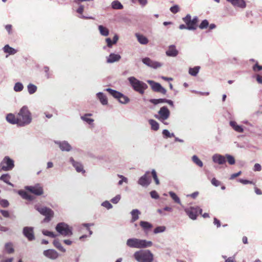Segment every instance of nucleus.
I'll return each mask as SVG.
<instances>
[{
    "mask_svg": "<svg viewBox=\"0 0 262 262\" xmlns=\"http://www.w3.org/2000/svg\"><path fill=\"white\" fill-rule=\"evenodd\" d=\"M18 126H25L29 124L32 120V115L28 106H23L17 114Z\"/></svg>",
    "mask_w": 262,
    "mask_h": 262,
    "instance_id": "obj_1",
    "label": "nucleus"
},
{
    "mask_svg": "<svg viewBox=\"0 0 262 262\" xmlns=\"http://www.w3.org/2000/svg\"><path fill=\"white\" fill-rule=\"evenodd\" d=\"M126 246L130 248L142 249L150 247L152 242L137 238H130L126 241Z\"/></svg>",
    "mask_w": 262,
    "mask_h": 262,
    "instance_id": "obj_2",
    "label": "nucleus"
},
{
    "mask_svg": "<svg viewBox=\"0 0 262 262\" xmlns=\"http://www.w3.org/2000/svg\"><path fill=\"white\" fill-rule=\"evenodd\" d=\"M129 84L132 88L140 94L143 95L145 91L148 88L146 83L142 81H140L134 76H130L127 78Z\"/></svg>",
    "mask_w": 262,
    "mask_h": 262,
    "instance_id": "obj_3",
    "label": "nucleus"
},
{
    "mask_svg": "<svg viewBox=\"0 0 262 262\" xmlns=\"http://www.w3.org/2000/svg\"><path fill=\"white\" fill-rule=\"evenodd\" d=\"M133 257L138 262H152L154 260V254L149 250H140L136 251Z\"/></svg>",
    "mask_w": 262,
    "mask_h": 262,
    "instance_id": "obj_4",
    "label": "nucleus"
},
{
    "mask_svg": "<svg viewBox=\"0 0 262 262\" xmlns=\"http://www.w3.org/2000/svg\"><path fill=\"white\" fill-rule=\"evenodd\" d=\"M55 229L57 232L64 237H69L73 235L72 227L64 222L58 223Z\"/></svg>",
    "mask_w": 262,
    "mask_h": 262,
    "instance_id": "obj_5",
    "label": "nucleus"
},
{
    "mask_svg": "<svg viewBox=\"0 0 262 262\" xmlns=\"http://www.w3.org/2000/svg\"><path fill=\"white\" fill-rule=\"evenodd\" d=\"M170 115V111L166 106H164L160 108L158 114L155 115L154 117L165 125H168V123L166 120L169 118Z\"/></svg>",
    "mask_w": 262,
    "mask_h": 262,
    "instance_id": "obj_6",
    "label": "nucleus"
},
{
    "mask_svg": "<svg viewBox=\"0 0 262 262\" xmlns=\"http://www.w3.org/2000/svg\"><path fill=\"white\" fill-rule=\"evenodd\" d=\"M105 91L107 92L111 96L117 99L119 102L122 104H127L129 102V98L122 93L113 90L111 88H107Z\"/></svg>",
    "mask_w": 262,
    "mask_h": 262,
    "instance_id": "obj_7",
    "label": "nucleus"
},
{
    "mask_svg": "<svg viewBox=\"0 0 262 262\" xmlns=\"http://www.w3.org/2000/svg\"><path fill=\"white\" fill-rule=\"evenodd\" d=\"M35 208L41 214L45 216L43 220L44 222H49L54 216V211L47 207L35 206Z\"/></svg>",
    "mask_w": 262,
    "mask_h": 262,
    "instance_id": "obj_8",
    "label": "nucleus"
},
{
    "mask_svg": "<svg viewBox=\"0 0 262 262\" xmlns=\"http://www.w3.org/2000/svg\"><path fill=\"white\" fill-rule=\"evenodd\" d=\"M14 167V160L9 156H5L0 164L1 170L7 171L12 170Z\"/></svg>",
    "mask_w": 262,
    "mask_h": 262,
    "instance_id": "obj_9",
    "label": "nucleus"
},
{
    "mask_svg": "<svg viewBox=\"0 0 262 262\" xmlns=\"http://www.w3.org/2000/svg\"><path fill=\"white\" fill-rule=\"evenodd\" d=\"M184 211L189 217L193 220L196 219L198 212L200 214L202 213V209L198 206L185 208Z\"/></svg>",
    "mask_w": 262,
    "mask_h": 262,
    "instance_id": "obj_10",
    "label": "nucleus"
},
{
    "mask_svg": "<svg viewBox=\"0 0 262 262\" xmlns=\"http://www.w3.org/2000/svg\"><path fill=\"white\" fill-rule=\"evenodd\" d=\"M25 188L26 190L37 196L41 195L43 193L42 186L39 183L35 184L33 186H26Z\"/></svg>",
    "mask_w": 262,
    "mask_h": 262,
    "instance_id": "obj_11",
    "label": "nucleus"
},
{
    "mask_svg": "<svg viewBox=\"0 0 262 262\" xmlns=\"http://www.w3.org/2000/svg\"><path fill=\"white\" fill-rule=\"evenodd\" d=\"M147 82L150 85L153 91L161 93L163 94H165L166 93V90L159 83L151 80H148Z\"/></svg>",
    "mask_w": 262,
    "mask_h": 262,
    "instance_id": "obj_12",
    "label": "nucleus"
},
{
    "mask_svg": "<svg viewBox=\"0 0 262 262\" xmlns=\"http://www.w3.org/2000/svg\"><path fill=\"white\" fill-rule=\"evenodd\" d=\"M142 61L146 66L155 69L160 68L162 66L161 63L152 60L149 57H145L142 58Z\"/></svg>",
    "mask_w": 262,
    "mask_h": 262,
    "instance_id": "obj_13",
    "label": "nucleus"
},
{
    "mask_svg": "<svg viewBox=\"0 0 262 262\" xmlns=\"http://www.w3.org/2000/svg\"><path fill=\"white\" fill-rule=\"evenodd\" d=\"M33 230L34 228L32 227H25L23 228V235L29 241H32L35 239V235Z\"/></svg>",
    "mask_w": 262,
    "mask_h": 262,
    "instance_id": "obj_14",
    "label": "nucleus"
},
{
    "mask_svg": "<svg viewBox=\"0 0 262 262\" xmlns=\"http://www.w3.org/2000/svg\"><path fill=\"white\" fill-rule=\"evenodd\" d=\"M54 143L58 145L60 149L62 151H70L72 147L71 145L67 141H54Z\"/></svg>",
    "mask_w": 262,
    "mask_h": 262,
    "instance_id": "obj_15",
    "label": "nucleus"
},
{
    "mask_svg": "<svg viewBox=\"0 0 262 262\" xmlns=\"http://www.w3.org/2000/svg\"><path fill=\"white\" fill-rule=\"evenodd\" d=\"M183 21L187 25V30H195L196 29V26L193 24L191 20V16L190 14H188L186 16L182 18Z\"/></svg>",
    "mask_w": 262,
    "mask_h": 262,
    "instance_id": "obj_16",
    "label": "nucleus"
},
{
    "mask_svg": "<svg viewBox=\"0 0 262 262\" xmlns=\"http://www.w3.org/2000/svg\"><path fill=\"white\" fill-rule=\"evenodd\" d=\"M149 173V171H147L145 173L141 176L138 181L139 185L143 187H147L150 183V180L148 178L147 175Z\"/></svg>",
    "mask_w": 262,
    "mask_h": 262,
    "instance_id": "obj_17",
    "label": "nucleus"
},
{
    "mask_svg": "<svg viewBox=\"0 0 262 262\" xmlns=\"http://www.w3.org/2000/svg\"><path fill=\"white\" fill-rule=\"evenodd\" d=\"M43 254L44 256L52 260L57 259L59 256L58 252L54 249H48L44 250Z\"/></svg>",
    "mask_w": 262,
    "mask_h": 262,
    "instance_id": "obj_18",
    "label": "nucleus"
},
{
    "mask_svg": "<svg viewBox=\"0 0 262 262\" xmlns=\"http://www.w3.org/2000/svg\"><path fill=\"white\" fill-rule=\"evenodd\" d=\"M212 160L214 163L219 165L224 164L226 162L225 157L219 154L213 155L212 157Z\"/></svg>",
    "mask_w": 262,
    "mask_h": 262,
    "instance_id": "obj_19",
    "label": "nucleus"
},
{
    "mask_svg": "<svg viewBox=\"0 0 262 262\" xmlns=\"http://www.w3.org/2000/svg\"><path fill=\"white\" fill-rule=\"evenodd\" d=\"M230 3L234 7L244 9L246 7V4L244 0H226Z\"/></svg>",
    "mask_w": 262,
    "mask_h": 262,
    "instance_id": "obj_20",
    "label": "nucleus"
},
{
    "mask_svg": "<svg viewBox=\"0 0 262 262\" xmlns=\"http://www.w3.org/2000/svg\"><path fill=\"white\" fill-rule=\"evenodd\" d=\"M70 162L72 164L77 172H85L83 170L82 165L80 163L75 161L73 158L71 157L70 158Z\"/></svg>",
    "mask_w": 262,
    "mask_h": 262,
    "instance_id": "obj_21",
    "label": "nucleus"
},
{
    "mask_svg": "<svg viewBox=\"0 0 262 262\" xmlns=\"http://www.w3.org/2000/svg\"><path fill=\"white\" fill-rule=\"evenodd\" d=\"M178 51L176 49L174 45H170L168 47L167 50L166 51V54L167 56L176 57L178 54Z\"/></svg>",
    "mask_w": 262,
    "mask_h": 262,
    "instance_id": "obj_22",
    "label": "nucleus"
},
{
    "mask_svg": "<svg viewBox=\"0 0 262 262\" xmlns=\"http://www.w3.org/2000/svg\"><path fill=\"white\" fill-rule=\"evenodd\" d=\"M121 57L119 54L111 53L108 57H106V62L108 63H112L118 61Z\"/></svg>",
    "mask_w": 262,
    "mask_h": 262,
    "instance_id": "obj_23",
    "label": "nucleus"
},
{
    "mask_svg": "<svg viewBox=\"0 0 262 262\" xmlns=\"http://www.w3.org/2000/svg\"><path fill=\"white\" fill-rule=\"evenodd\" d=\"M6 120L12 124H17L18 126V119L17 115L15 116L14 114L10 113L6 116Z\"/></svg>",
    "mask_w": 262,
    "mask_h": 262,
    "instance_id": "obj_24",
    "label": "nucleus"
},
{
    "mask_svg": "<svg viewBox=\"0 0 262 262\" xmlns=\"http://www.w3.org/2000/svg\"><path fill=\"white\" fill-rule=\"evenodd\" d=\"M97 99L99 100L100 103L103 105H107L108 103L107 98L106 95L102 92H98L96 94Z\"/></svg>",
    "mask_w": 262,
    "mask_h": 262,
    "instance_id": "obj_25",
    "label": "nucleus"
},
{
    "mask_svg": "<svg viewBox=\"0 0 262 262\" xmlns=\"http://www.w3.org/2000/svg\"><path fill=\"white\" fill-rule=\"evenodd\" d=\"M140 226L142 228L144 232H147L153 227L152 225L148 222L141 221L140 222Z\"/></svg>",
    "mask_w": 262,
    "mask_h": 262,
    "instance_id": "obj_26",
    "label": "nucleus"
},
{
    "mask_svg": "<svg viewBox=\"0 0 262 262\" xmlns=\"http://www.w3.org/2000/svg\"><path fill=\"white\" fill-rule=\"evenodd\" d=\"M18 193L24 199H25V200H27L28 201H32L34 199V197L32 195L29 194L28 192H27L26 191H25L24 190H18Z\"/></svg>",
    "mask_w": 262,
    "mask_h": 262,
    "instance_id": "obj_27",
    "label": "nucleus"
},
{
    "mask_svg": "<svg viewBox=\"0 0 262 262\" xmlns=\"http://www.w3.org/2000/svg\"><path fill=\"white\" fill-rule=\"evenodd\" d=\"M130 214L132 215L131 222L133 223L139 219V216L141 214V212L139 211V210L135 209L132 210V211L130 212Z\"/></svg>",
    "mask_w": 262,
    "mask_h": 262,
    "instance_id": "obj_28",
    "label": "nucleus"
},
{
    "mask_svg": "<svg viewBox=\"0 0 262 262\" xmlns=\"http://www.w3.org/2000/svg\"><path fill=\"white\" fill-rule=\"evenodd\" d=\"M3 51L5 53H8L9 55H14L17 52V50L10 47L9 45H6L3 47Z\"/></svg>",
    "mask_w": 262,
    "mask_h": 262,
    "instance_id": "obj_29",
    "label": "nucleus"
},
{
    "mask_svg": "<svg viewBox=\"0 0 262 262\" xmlns=\"http://www.w3.org/2000/svg\"><path fill=\"white\" fill-rule=\"evenodd\" d=\"M136 36L137 38L138 41L140 42V43H141L142 45H144L148 43V40L147 38L146 37H145V36L140 34H138V33H136Z\"/></svg>",
    "mask_w": 262,
    "mask_h": 262,
    "instance_id": "obj_30",
    "label": "nucleus"
},
{
    "mask_svg": "<svg viewBox=\"0 0 262 262\" xmlns=\"http://www.w3.org/2000/svg\"><path fill=\"white\" fill-rule=\"evenodd\" d=\"M230 126L237 132L243 133L244 129L242 126L237 125L234 121H230L229 123Z\"/></svg>",
    "mask_w": 262,
    "mask_h": 262,
    "instance_id": "obj_31",
    "label": "nucleus"
},
{
    "mask_svg": "<svg viewBox=\"0 0 262 262\" xmlns=\"http://www.w3.org/2000/svg\"><path fill=\"white\" fill-rule=\"evenodd\" d=\"M148 123L151 126V129L157 131L159 129V123L154 119H150L148 120Z\"/></svg>",
    "mask_w": 262,
    "mask_h": 262,
    "instance_id": "obj_32",
    "label": "nucleus"
},
{
    "mask_svg": "<svg viewBox=\"0 0 262 262\" xmlns=\"http://www.w3.org/2000/svg\"><path fill=\"white\" fill-rule=\"evenodd\" d=\"M10 176L9 174H3L0 177V180L3 181L8 185L14 187V185L9 181Z\"/></svg>",
    "mask_w": 262,
    "mask_h": 262,
    "instance_id": "obj_33",
    "label": "nucleus"
},
{
    "mask_svg": "<svg viewBox=\"0 0 262 262\" xmlns=\"http://www.w3.org/2000/svg\"><path fill=\"white\" fill-rule=\"evenodd\" d=\"M83 10L84 6L82 5H80L78 9L76 10V12L80 15L78 16L79 18L83 19H94V17L92 16H85L83 15L82 14V12H83Z\"/></svg>",
    "mask_w": 262,
    "mask_h": 262,
    "instance_id": "obj_34",
    "label": "nucleus"
},
{
    "mask_svg": "<svg viewBox=\"0 0 262 262\" xmlns=\"http://www.w3.org/2000/svg\"><path fill=\"white\" fill-rule=\"evenodd\" d=\"M111 7L114 9L120 10L123 8L122 4L118 0L114 1L111 3Z\"/></svg>",
    "mask_w": 262,
    "mask_h": 262,
    "instance_id": "obj_35",
    "label": "nucleus"
},
{
    "mask_svg": "<svg viewBox=\"0 0 262 262\" xmlns=\"http://www.w3.org/2000/svg\"><path fill=\"white\" fill-rule=\"evenodd\" d=\"M169 194L171 198V199L173 200V201L180 205H181L183 207L184 206L182 205L181 200L180 198L178 197V196L173 191H169Z\"/></svg>",
    "mask_w": 262,
    "mask_h": 262,
    "instance_id": "obj_36",
    "label": "nucleus"
},
{
    "mask_svg": "<svg viewBox=\"0 0 262 262\" xmlns=\"http://www.w3.org/2000/svg\"><path fill=\"white\" fill-rule=\"evenodd\" d=\"M5 250L8 254H11L14 252L13 244L11 242L7 243L5 245Z\"/></svg>",
    "mask_w": 262,
    "mask_h": 262,
    "instance_id": "obj_37",
    "label": "nucleus"
},
{
    "mask_svg": "<svg viewBox=\"0 0 262 262\" xmlns=\"http://www.w3.org/2000/svg\"><path fill=\"white\" fill-rule=\"evenodd\" d=\"M98 29L101 35L104 36H107L108 35L109 30L106 27H104L102 25H99L98 26Z\"/></svg>",
    "mask_w": 262,
    "mask_h": 262,
    "instance_id": "obj_38",
    "label": "nucleus"
},
{
    "mask_svg": "<svg viewBox=\"0 0 262 262\" xmlns=\"http://www.w3.org/2000/svg\"><path fill=\"white\" fill-rule=\"evenodd\" d=\"M91 114H85L83 116H81V119L83 121L86 122L89 124H91L94 122V119L89 118V116H91Z\"/></svg>",
    "mask_w": 262,
    "mask_h": 262,
    "instance_id": "obj_39",
    "label": "nucleus"
},
{
    "mask_svg": "<svg viewBox=\"0 0 262 262\" xmlns=\"http://www.w3.org/2000/svg\"><path fill=\"white\" fill-rule=\"evenodd\" d=\"M53 244V245L59 251L62 252H66V249L62 246L61 243H60L58 239H56L54 240Z\"/></svg>",
    "mask_w": 262,
    "mask_h": 262,
    "instance_id": "obj_40",
    "label": "nucleus"
},
{
    "mask_svg": "<svg viewBox=\"0 0 262 262\" xmlns=\"http://www.w3.org/2000/svg\"><path fill=\"white\" fill-rule=\"evenodd\" d=\"M27 89L29 94L32 95L34 94L37 91V88L35 85L32 83H29L27 85Z\"/></svg>",
    "mask_w": 262,
    "mask_h": 262,
    "instance_id": "obj_41",
    "label": "nucleus"
},
{
    "mask_svg": "<svg viewBox=\"0 0 262 262\" xmlns=\"http://www.w3.org/2000/svg\"><path fill=\"white\" fill-rule=\"evenodd\" d=\"M200 67L195 66L194 68H190L189 69V74L193 76H195L198 74Z\"/></svg>",
    "mask_w": 262,
    "mask_h": 262,
    "instance_id": "obj_42",
    "label": "nucleus"
},
{
    "mask_svg": "<svg viewBox=\"0 0 262 262\" xmlns=\"http://www.w3.org/2000/svg\"><path fill=\"white\" fill-rule=\"evenodd\" d=\"M192 161L198 166L202 167L203 166V163L196 155H194L192 157Z\"/></svg>",
    "mask_w": 262,
    "mask_h": 262,
    "instance_id": "obj_43",
    "label": "nucleus"
},
{
    "mask_svg": "<svg viewBox=\"0 0 262 262\" xmlns=\"http://www.w3.org/2000/svg\"><path fill=\"white\" fill-rule=\"evenodd\" d=\"M167 99L160 98V99H150L149 101L150 103L154 105H157L159 103H166Z\"/></svg>",
    "mask_w": 262,
    "mask_h": 262,
    "instance_id": "obj_44",
    "label": "nucleus"
},
{
    "mask_svg": "<svg viewBox=\"0 0 262 262\" xmlns=\"http://www.w3.org/2000/svg\"><path fill=\"white\" fill-rule=\"evenodd\" d=\"M166 230V227L164 226H159L156 227L153 233L155 234L164 232Z\"/></svg>",
    "mask_w": 262,
    "mask_h": 262,
    "instance_id": "obj_45",
    "label": "nucleus"
},
{
    "mask_svg": "<svg viewBox=\"0 0 262 262\" xmlns=\"http://www.w3.org/2000/svg\"><path fill=\"white\" fill-rule=\"evenodd\" d=\"M24 89V85L22 83L20 82H16L14 86V91L16 92H19L23 91Z\"/></svg>",
    "mask_w": 262,
    "mask_h": 262,
    "instance_id": "obj_46",
    "label": "nucleus"
},
{
    "mask_svg": "<svg viewBox=\"0 0 262 262\" xmlns=\"http://www.w3.org/2000/svg\"><path fill=\"white\" fill-rule=\"evenodd\" d=\"M162 135H163V138L165 139H167L169 138H171V137H174V134L173 133H170L169 132V131L166 129L163 130Z\"/></svg>",
    "mask_w": 262,
    "mask_h": 262,
    "instance_id": "obj_47",
    "label": "nucleus"
},
{
    "mask_svg": "<svg viewBox=\"0 0 262 262\" xmlns=\"http://www.w3.org/2000/svg\"><path fill=\"white\" fill-rule=\"evenodd\" d=\"M225 158L227 159V162L230 165H233L235 163V160L234 157L229 154H226Z\"/></svg>",
    "mask_w": 262,
    "mask_h": 262,
    "instance_id": "obj_48",
    "label": "nucleus"
},
{
    "mask_svg": "<svg viewBox=\"0 0 262 262\" xmlns=\"http://www.w3.org/2000/svg\"><path fill=\"white\" fill-rule=\"evenodd\" d=\"M42 233L44 235L48 236L52 238H54L56 236V235L55 233L48 230H43L42 231Z\"/></svg>",
    "mask_w": 262,
    "mask_h": 262,
    "instance_id": "obj_49",
    "label": "nucleus"
},
{
    "mask_svg": "<svg viewBox=\"0 0 262 262\" xmlns=\"http://www.w3.org/2000/svg\"><path fill=\"white\" fill-rule=\"evenodd\" d=\"M209 26V22L207 19L203 20L200 25H199V28L201 29H204L207 28Z\"/></svg>",
    "mask_w": 262,
    "mask_h": 262,
    "instance_id": "obj_50",
    "label": "nucleus"
},
{
    "mask_svg": "<svg viewBox=\"0 0 262 262\" xmlns=\"http://www.w3.org/2000/svg\"><path fill=\"white\" fill-rule=\"evenodd\" d=\"M151 175L153 177V179H154L156 184L157 185L159 184V183H160L159 180L158 178V176H157V172H156V170L155 169H152L151 171Z\"/></svg>",
    "mask_w": 262,
    "mask_h": 262,
    "instance_id": "obj_51",
    "label": "nucleus"
},
{
    "mask_svg": "<svg viewBox=\"0 0 262 262\" xmlns=\"http://www.w3.org/2000/svg\"><path fill=\"white\" fill-rule=\"evenodd\" d=\"M101 206L106 208L107 209H110L113 208V205L108 201H105L102 203Z\"/></svg>",
    "mask_w": 262,
    "mask_h": 262,
    "instance_id": "obj_52",
    "label": "nucleus"
},
{
    "mask_svg": "<svg viewBox=\"0 0 262 262\" xmlns=\"http://www.w3.org/2000/svg\"><path fill=\"white\" fill-rule=\"evenodd\" d=\"M170 11L173 14L178 13L180 11V8L178 5H175L170 8Z\"/></svg>",
    "mask_w": 262,
    "mask_h": 262,
    "instance_id": "obj_53",
    "label": "nucleus"
},
{
    "mask_svg": "<svg viewBox=\"0 0 262 262\" xmlns=\"http://www.w3.org/2000/svg\"><path fill=\"white\" fill-rule=\"evenodd\" d=\"M121 199V195L120 194H118L116 195L114 198H112L111 200V202L113 204H117Z\"/></svg>",
    "mask_w": 262,
    "mask_h": 262,
    "instance_id": "obj_54",
    "label": "nucleus"
},
{
    "mask_svg": "<svg viewBox=\"0 0 262 262\" xmlns=\"http://www.w3.org/2000/svg\"><path fill=\"white\" fill-rule=\"evenodd\" d=\"M0 205H1L3 207H7L9 205V202L5 199H0Z\"/></svg>",
    "mask_w": 262,
    "mask_h": 262,
    "instance_id": "obj_55",
    "label": "nucleus"
},
{
    "mask_svg": "<svg viewBox=\"0 0 262 262\" xmlns=\"http://www.w3.org/2000/svg\"><path fill=\"white\" fill-rule=\"evenodd\" d=\"M138 1L142 7H144L147 4V0H138ZM132 2L133 3H136L135 0H132Z\"/></svg>",
    "mask_w": 262,
    "mask_h": 262,
    "instance_id": "obj_56",
    "label": "nucleus"
},
{
    "mask_svg": "<svg viewBox=\"0 0 262 262\" xmlns=\"http://www.w3.org/2000/svg\"><path fill=\"white\" fill-rule=\"evenodd\" d=\"M150 194L152 199H158L159 198V195L158 193L155 190H152L151 191H150Z\"/></svg>",
    "mask_w": 262,
    "mask_h": 262,
    "instance_id": "obj_57",
    "label": "nucleus"
},
{
    "mask_svg": "<svg viewBox=\"0 0 262 262\" xmlns=\"http://www.w3.org/2000/svg\"><path fill=\"white\" fill-rule=\"evenodd\" d=\"M211 183L213 185L216 187L220 186L221 184V182L217 180H216L215 178L212 179Z\"/></svg>",
    "mask_w": 262,
    "mask_h": 262,
    "instance_id": "obj_58",
    "label": "nucleus"
},
{
    "mask_svg": "<svg viewBox=\"0 0 262 262\" xmlns=\"http://www.w3.org/2000/svg\"><path fill=\"white\" fill-rule=\"evenodd\" d=\"M253 70L255 72L262 70V66L258 65V63L256 62L253 67Z\"/></svg>",
    "mask_w": 262,
    "mask_h": 262,
    "instance_id": "obj_59",
    "label": "nucleus"
},
{
    "mask_svg": "<svg viewBox=\"0 0 262 262\" xmlns=\"http://www.w3.org/2000/svg\"><path fill=\"white\" fill-rule=\"evenodd\" d=\"M261 170V166L258 163H256L254 165L253 170L254 171H260Z\"/></svg>",
    "mask_w": 262,
    "mask_h": 262,
    "instance_id": "obj_60",
    "label": "nucleus"
},
{
    "mask_svg": "<svg viewBox=\"0 0 262 262\" xmlns=\"http://www.w3.org/2000/svg\"><path fill=\"white\" fill-rule=\"evenodd\" d=\"M0 212L5 217H9L10 213L8 211L5 210H0Z\"/></svg>",
    "mask_w": 262,
    "mask_h": 262,
    "instance_id": "obj_61",
    "label": "nucleus"
},
{
    "mask_svg": "<svg viewBox=\"0 0 262 262\" xmlns=\"http://www.w3.org/2000/svg\"><path fill=\"white\" fill-rule=\"evenodd\" d=\"M12 26L11 25H7L5 26V29L8 32V33L10 35L12 33Z\"/></svg>",
    "mask_w": 262,
    "mask_h": 262,
    "instance_id": "obj_62",
    "label": "nucleus"
},
{
    "mask_svg": "<svg viewBox=\"0 0 262 262\" xmlns=\"http://www.w3.org/2000/svg\"><path fill=\"white\" fill-rule=\"evenodd\" d=\"M105 41L107 43V46L109 48L112 47L113 45L114 44L113 40L110 38H106Z\"/></svg>",
    "mask_w": 262,
    "mask_h": 262,
    "instance_id": "obj_63",
    "label": "nucleus"
},
{
    "mask_svg": "<svg viewBox=\"0 0 262 262\" xmlns=\"http://www.w3.org/2000/svg\"><path fill=\"white\" fill-rule=\"evenodd\" d=\"M239 182L243 184H245V185L249 184H253L252 181H249L248 180L242 179H239Z\"/></svg>",
    "mask_w": 262,
    "mask_h": 262,
    "instance_id": "obj_64",
    "label": "nucleus"
}]
</instances>
